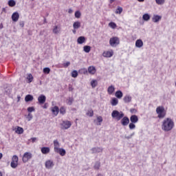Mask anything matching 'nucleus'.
<instances>
[{"mask_svg": "<svg viewBox=\"0 0 176 176\" xmlns=\"http://www.w3.org/2000/svg\"><path fill=\"white\" fill-rule=\"evenodd\" d=\"M31 141H32V142H35V141H36V138H31Z\"/></svg>", "mask_w": 176, "mask_h": 176, "instance_id": "nucleus-55", "label": "nucleus"}, {"mask_svg": "<svg viewBox=\"0 0 176 176\" xmlns=\"http://www.w3.org/2000/svg\"><path fill=\"white\" fill-rule=\"evenodd\" d=\"M124 113L122 111H119L118 110H113L111 113V118L119 122V120H122L124 118Z\"/></svg>", "mask_w": 176, "mask_h": 176, "instance_id": "nucleus-2", "label": "nucleus"}, {"mask_svg": "<svg viewBox=\"0 0 176 176\" xmlns=\"http://www.w3.org/2000/svg\"><path fill=\"white\" fill-rule=\"evenodd\" d=\"M97 85H98V82L97 81V80H92L91 81V86L93 89H94V87H96Z\"/></svg>", "mask_w": 176, "mask_h": 176, "instance_id": "nucleus-32", "label": "nucleus"}, {"mask_svg": "<svg viewBox=\"0 0 176 176\" xmlns=\"http://www.w3.org/2000/svg\"><path fill=\"white\" fill-rule=\"evenodd\" d=\"M20 18V14H19V12H15L12 14V21H19V19Z\"/></svg>", "mask_w": 176, "mask_h": 176, "instance_id": "nucleus-13", "label": "nucleus"}, {"mask_svg": "<svg viewBox=\"0 0 176 176\" xmlns=\"http://www.w3.org/2000/svg\"><path fill=\"white\" fill-rule=\"evenodd\" d=\"M97 120L99 124H98V126H101V123H102V116H98Z\"/></svg>", "mask_w": 176, "mask_h": 176, "instance_id": "nucleus-40", "label": "nucleus"}, {"mask_svg": "<svg viewBox=\"0 0 176 176\" xmlns=\"http://www.w3.org/2000/svg\"><path fill=\"white\" fill-rule=\"evenodd\" d=\"M44 23H46V19H44Z\"/></svg>", "mask_w": 176, "mask_h": 176, "instance_id": "nucleus-64", "label": "nucleus"}, {"mask_svg": "<svg viewBox=\"0 0 176 176\" xmlns=\"http://www.w3.org/2000/svg\"><path fill=\"white\" fill-rule=\"evenodd\" d=\"M87 116H90V118H91L94 115V112L93 111V110H89L87 113Z\"/></svg>", "mask_w": 176, "mask_h": 176, "instance_id": "nucleus-45", "label": "nucleus"}, {"mask_svg": "<svg viewBox=\"0 0 176 176\" xmlns=\"http://www.w3.org/2000/svg\"><path fill=\"white\" fill-rule=\"evenodd\" d=\"M96 67L94 66H89L88 67V72L91 74V75H94L96 74Z\"/></svg>", "mask_w": 176, "mask_h": 176, "instance_id": "nucleus-23", "label": "nucleus"}, {"mask_svg": "<svg viewBox=\"0 0 176 176\" xmlns=\"http://www.w3.org/2000/svg\"><path fill=\"white\" fill-rule=\"evenodd\" d=\"M3 28V24L1 23L0 24V30H2Z\"/></svg>", "mask_w": 176, "mask_h": 176, "instance_id": "nucleus-57", "label": "nucleus"}, {"mask_svg": "<svg viewBox=\"0 0 176 176\" xmlns=\"http://www.w3.org/2000/svg\"><path fill=\"white\" fill-rule=\"evenodd\" d=\"M76 29L73 30V34H76Z\"/></svg>", "mask_w": 176, "mask_h": 176, "instance_id": "nucleus-60", "label": "nucleus"}, {"mask_svg": "<svg viewBox=\"0 0 176 176\" xmlns=\"http://www.w3.org/2000/svg\"><path fill=\"white\" fill-rule=\"evenodd\" d=\"M144 46V42L142 41V40L141 39H138L136 41H135V47H139V48H141Z\"/></svg>", "mask_w": 176, "mask_h": 176, "instance_id": "nucleus-20", "label": "nucleus"}, {"mask_svg": "<svg viewBox=\"0 0 176 176\" xmlns=\"http://www.w3.org/2000/svg\"><path fill=\"white\" fill-rule=\"evenodd\" d=\"M80 72L84 74V75H86V74H87V69L86 68H83L80 69Z\"/></svg>", "mask_w": 176, "mask_h": 176, "instance_id": "nucleus-53", "label": "nucleus"}, {"mask_svg": "<svg viewBox=\"0 0 176 176\" xmlns=\"http://www.w3.org/2000/svg\"><path fill=\"white\" fill-rule=\"evenodd\" d=\"M145 0H138V2H144Z\"/></svg>", "mask_w": 176, "mask_h": 176, "instance_id": "nucleus-61", "label": "nucleus"}, {"mask_svg": "<svg viewBox=\"0 0 176 176\" xmlns=\"http://www.w3.org/2000/svg\"><path fill=\"white\" fill-rule=\"evenodd\" d=\"M73 28H74V30H78L80 28V22L79 21L74 22L73 24Z\"/></svg>", "mask_w": 176, "mask_h": 176, "instance_id": "nucleus-28", "label": "nucleus"}, {"mask_svg": "<svg viewBox=\"0 0 176 176\" xmlns=\"http://www.w3.org/2000/svg\"><path fill=\"white\" fill-rule=\"evenodd\" d=\"M100 164L99 162H97L95 163V165H94V168L96 170H98L100 168Z\"/></svg>", "mask_w": 176, "mask_h": 176, "instance_id": "nucleus-51", "label": "nucleus"}, {"mask_svg": "<svg viewBox=\"0 0 176 176\" xmlns=\"http://www.w3.org/2000/svg\"><path fill=\"white\" fill-rule=\"evenodd\" d=\"M120 43V40L118 36L111 37L109 40V45L112 47H116L117 45Z\"/></svg>", "mask_w": 176, "mask_h": 176, "instance_id": "nucleus-4", "label": "nucleus"}, {"mask_svg": "<svg viewBox=\"0 0 176 176\" xmlns=\"http://www.w3.org/2000/svg\"><path fill=\"white\" fill-rule=\"evenodd\" d=\"M86 42V37L81 36H79L77 38V43H78V45H82V43H85Z\"/></svg>", "mask_w": 176, "mask_h": 176, "instance_id": "nucleus-17", "label": "nucleus"}, {"mask_svg": "<svg viewBox=\"0 0 176 176\" xmlns=\"http://www.w3.org/2000/svg\"><path fill=\"white\" fill-rule=\"evenodd\" d=\"M156 112L157 113V116L159 119H163L166 116V111H164V107H158L156 109Z\"/></svg>", "mask_w": 176, "mask_h": 176, "instance_id": "nucleus-3", "label": "nucleus"}, {"mask_svg": "<svg viewBox=\"0 0 176 176\" xmlns=\"http://www.w3.org/2000/svg\"><path fill=\"white\" fill-rule=\"evenodd\" d=\"M69 65H71V62H69V61H67L63 64V67L64 68H67V67H69Z\"/></svg>", "mask_w": 176, "mask_h": 176, "instance_id": "nucleus-47", "label": "nucleus"}, {"mask_svg": "<svg viewBox=\"0 0 176 176\" xmlns=\"http://www.w3.org/2000/svg\"><path fill=\"white\" fill-rule=\"evenodd\" d=\"M142 19L144 21H149V20H151V15H149V14H144L142 16Z\"/></svg>", "mask_w": 176, "mask_h": 176, "instance_id": "nucleus-27", "label": "nucleus"}, {"mask_svg": "<svg viewBox=\"0 0 176 176\" xmlns=\"http://www.w3.org/2000/svg\"><path fill=\"white\" fill-rule=\"evenodd\" d=\"M157 5H164L166 0H155Z\"/></svg>", "mask_w": 176, "mask_h": 176, "instance_id": "nucleus-38", "label": "nucleus"}, {"mask_svg": "<svg viewBox=\"0 0 176 176\" xmlns=\"http://www.w3.org/2000/svg\"><path fill=\"white\" fill-rule=\"evenodd\" d=\"M55 153H58L59 155H60V156H65V153H67V151H65V149L60 148L55 151Z\"/></svg>", "mask_w": 176, "mask_h": 176, "instance_id": "nucleus-18", "label": "nucleus"}, {"mask_svg": "<svg viewBox=\"0 0 176 176\" xmlns=\"http://www.w3.org/2000/svg\"><path fill=\"white\" fill-rule=\"evenodd\" d=\"M72 12H73L72 9H69V11H68L69 13H72Z\"/></svg>", "mask_w": 176, "mask_h": 176, "instance_id": "nucleus-59", "label": "nucleus"}, {"mask_svg": "<svg viewBox=\"0 0 176 176\" xmlns=\"http://www.w3.org/2000/svg\"><path fill=\"white\" fill-rule=\"evenodd\" d=\"M114 92H115V86L113 85L109 86L107 89L108 94L111 95V94H113Z\"/></svg>", "mask_w": 176, "mask_h": 176, "instance_id": "nucleus-21", "label": "nucleus"}, {"mask_svg": "<svg viewBox=\"0 0 176 176\" xmlns=\"http://www.w3.org/2000/svg\"><path fill=\"white\" fill-rule=\"evenodd\" d=\"M59 112L60 115H65L67 112V109L65 108V107H61L59 109Z\"/></svg>", "mask_w": 176, "mask_h": 176, "instance_id": "nucleus-31", "label": "nucleus"}, {"mask_svg": "<svg viewBox=\"0 0 176 176\" xmlns=\"http://www.w3.org/2000/svg\"><path fill=\"white\" fill-rule=\"evenodd\" d=\"M76 19H80V16H82V14L79 11H76L74 14Z\"/></svg>", "mask_w": 176, "mask_h": 176, "instance_id": "nucleus-41", "label": "nucleus"}, {"mask_svg": "<svg viewBox=\"0 0 176 176\" xmlns=\"http://www.w3.org/2000/svg\"><path fill=\"white\" fill-rule=\"evenodd\" d=\"M130 121L131 123H138V116L133 115L130 118Z\"/></svg>", "mask_w": 176, "mask_h": 176, "instance_id": "nucleus-22", "label": "nucleus"}, {"mask_svg": "<svg viewBox=\"0 0 176 176\" xmlns=\"http://www.w3.org/2000/svg\"><path fill=\"white\" fill-rule=\"evenodd\" d=\"M83 50L85 53H90V51L91 50V47L89 45H85L83 47Z\"/></svg>", "mask_w": 176, "mask_h": 176, "instance_id": "nucleus-30", "label": "nucleus"}, {"mask_svg": "<svg viewBox=\"0 0 176 176\" xmlns=\"http://www.w3.org/2000/svg\"><path fill=\"white\" fill-rule=\"evenodd\" d=\"M71 126H72V123L68 120L63 121V122L61 123L62 130H68V129H69Z\"/></svg>", "mask_w": 176, "mask_h": 176, "instance_id": "nucleus-6", "label": "nucleus"}, {"mask_svg": "<svg viewBox=\"0 0 176 176\" xmlns=\"http://www.w3.org/2000/svg\"><path fill=\"white\" fill-rule=\"evenodd\" d=\"M26 119H28V122H30V120H32V114L30 113L28 116H25Z\"/></svg>", "mask_w": 176, "mask_h": 176, "instance_id": "nucleus-43", "label": "nucleus"}, {"mask_svg": "<svg viewBox=\"0 0 176 176\" xmlns=\"http://www.w3.org/2000/svg\"><path fill=\"white\" fill-rule=\"evenodd\" d=\"M119 104V100L116 98H113L111 101V104L112 107H116Z\"/></svg>", "mask_w": 176, "mask_h": 176, "instance_id": "nucleus-24", "label": "nucleus"}, {"mask_svg": "<svg viewBox=\"0 0 176 176\" xmlns=\"http://www.w3.org/2000/svg\"><path fill=\"white\" fill-rule=\"evenodd\" d=\"M123 12V8L122 7H118L116 11L117 14H120Z\"/></svg>", "mask_w": 176, "mask_h": 176, "instance_id": "nucleus-39", "label": "nucleus"}, {"mask_svg": "<svg viewBox=\"0 0 176 176\" xmlns=\"http://www.w3.org/2000/svg\"><path fill=\"white\" fill-rule=\"evenodd\" d=\"M43 73L44 74H50V68H49V67L44 68Z\"/></svg>", "mask_w": 176, "mask_h": 176, "instance_id": "nucleus-50", "label": "nucleus"}, {"mask_svg": "<svg viewBox=\"0 0 176 176\" xmlns=\"http://www.w3.org/2000/svg\"><path fill=\"white\" fill-rule=\"evenodd\" d=\"M8 5L9 6H10L11 8H13V6H16V1H14V0H10L8 1Z\"/></svg>", "mask_w": 176, "mask_h": 176, "instance_id": "nucleus-37", "label": "nucleus"}, {"mask_svg": "<svg viewBox=\"0 0 176 176\" xmlns=\"http://www.w3.org/2000/svg\"><path fill=\"white\" fill-rule=\"evenodd\" d=\"M135 133H132L131 135H125L124 138H126V140H130L131 138H133V135H135Z\"/></svg>", "mask_w": 176, "mask_h": 176, "instance_id": "nucleus-48", "label": "nucleus"}, {"mask_svg": "<svg viewBox=\"0 0 176 176\" xmlns=\"http://www.w3.org/2000/svg\"><path fill=\"white\" fill-rule=\"evenodd\" d=\"M0 176H3V175L2 174V172H0Z\"/></svg>", "mask_w": 176, "mask_h": 176, "instance_id": "nucleus-62", "label": "nucleus"}, {"mask_svg": "<svg viewBox=\"0 0 176 176\" xmlns=\"http://www.w3.org/2000/svg\"><path fill=\"white\" fill-rule=\"evenodd\" d=\"M10 166L12 168H16L17 166H19V162H14L13 161L11 162Z\"/></svg>", "mask_w": 176, "mask_h": 176, "instance_id": "nucleus-36", "label": "nucleus"}, {"mask_svg": "<svg viewBox=\"0 0 176 176\" xmlns=\"http://www.w3.org/2000/svg\"><path fill=\"white\" fill-rule=\"evenodd\" d=\"M162 20V16L154 14L152 17V22L153 23H159Z\"/></svg>", "mask_w": 176, "mask_h": 176, "instance_id": "nucleus-11", "label": "nucleus"}, {"mask_svg": "<svg viewBox=\"0 0 176 176\" xmlns=\"http://www.w3.org/2000/svg\"><path fill=\"white\" fill-rule=\"evenodd\" d=\"M51 111L52 112V115L57 116L58 115V112H60V109H58V107L55 106L51 108Z\"/></svg>", "mask_w": 176, "mask_h": 176, "instance_id": "nucleus-12", "label": "nucleus"}, {"mask_svg": "<svg viewBox=\"0 0 176 176\" xmlns=\"http://www.w3.org/2000/svg\"><path fill=\"white\" fill-rule=\"evenodd\" d=\"M131 100H133V98L130 95H126L123 98L124 102H125V104L131 102Z\"/></svg>", "mask_w": 176, "mask_h": 176, "instance_id": "nucleus-15", "label": "nucleus"}, {"mask_svg": "<svg viewBox=\"0 0 176 176\" xmlns=\"http://www.w3.org/2000/svg\"><path fill=\"white\" fill-rule=\"evenodd\" d=\"M34 100V96L31 94H28L25 97V102H30V101H32Z\"/></svg>", "mask_w": 176, "mask_h": 176, "instance_id": "nucleus-25", "label": "nucleus"}, {"mask_svg": "<svg viewBox=\"0 0 176 176\" xmlns=\"http://www.w3.org/2000/svg\"><path fill=\"white\" fill-rule=\"evenodd\" d=\"M72 78H77L78 77V71L74 70L72 72Z\"/></svg>", "mask_w": 176, "mask_h": 176, "instance_id": "nucleus-42", "label": "nucleus"}, {"mask_svg": "<svg viewBox=\"0 0 176 176\" xmlns=\"http://www.w3.org/2000/svg\"><path fill=\"white\" fill-rule=\"evenodd\" d=\"M27 79L28 80V83H31V82L34 80V76H32V74H28Z\"/></svg>", "mask_w": 176, "mask_h": 176, "instance_id": "nucleus-34", "label": "nucleus"}, {"mask_svg": "<svg viewBox=\"0 0 176 176\" xmlns=\"http://www.w3.org/2000/svg\"><path fill=\"white\" fill-rule=\"evenodd\" d=\"M120 123L122 126H128L129 123H130V119H129L127 116H124V118L121 119Z\"/></svg>", "mask_w": 176, "mask_h": 176, "instance_id": "nucleus-8", "label": "nucleus"}, {"mask_svg": "<svg viewBox=\"0 0 176 176\" xmlns=\"http://www.w3.org/2000/svg\"><path fill=\"white\" fill-rule=\"evenodd\" d=\"M60 149V142H58V140H54V152L56 151H58Z\"/></svg>", "mask_w": 176, "mask_h": 176, "instance_id": "nucleus-16", "label": "nucleus"}, {"mask_svg": "<svg viewBox=\"0 0 176 176\" xmlns=\"http://www.w3.org/2000/svg\"><path fill=\"white\" fill-rule=\"evenodd\" d=\"M12 162L19 163V157L17 155H13Z\"/></svg>", "mask_w": 176, "mask_h": 176, "instance_id": "nucleus-44", "label": "nucleus"}, {"mask_svg": "<svg viewBox=\"0 0 176 176\" xmlns=\"http://www.w3.org/2000/svg\"><path fill=\"white\" fill-rule=\"evenodd\" d=\"M135 123L131 122L129 125V127L130 129V130H134V129H135V124H134Z\"/></svg>", "mask_w": 176, "mask_h": 176, "instance_id": "nucleus-46", "label": "nucleus"}, {"mask_svg": "<svg viewBox=\"0 0 176 176\" xmlns=\"http://www.w3.org/2000/svg\"><path fill=\"white\" fill-rule=\"evenodd\" d=\"M35 111V108L34 107H28V112H34Z\"/></svg>", "mask_w": 176, "mask_h": 176, "instance_id": "nucleus-52", "label": "nucleus"}, {"mask_svg": "<svg viewBox=\"0 0 176 176\" xmlns=\"http://www.w3.org/2000/svg\"><path fill=\"white\" fill-rule=\"evenodd\" d=\"M92 153H101L103 149L101 147H94L91 149Z\"/></svg>", "mask_w": 176, "mask_h": 176, "instance_id": "nucleus-14", "label": "nucleus"}, {"mask_svg": "<svg viewBox=\"0 0 176 176\" xmlns=\"http://www.w3.org/2000/svg\"><path fill=\"white\" fill-rule=\"evenodd\" d=\"M96 176H102L101 174H98Z\"/></svg>", "mask_w": 176, "mask_h": 176, "instance_id": "nucleus-63", "label": "nucleus"}, {"mask_svg": "<svg viewBox=\"0 0 176 176\" xmlns=\"http://www.w3.org/2000/svg\"><path fill=\"white\" fill-rule=\"evenodd\" d=\"M45 168L50 170V168H53V167H54V162L52 160H48L45 162Z\"/></svg>", "mask_w": 176, "mask_h": 176, "instance_id": "nucleus-7", "label": "nucleus"}, {"mask_svg": "<svg viewBox=\"0 0 176 176\" xmlns=\"http://www.w3.org/2000/svg\"><path fill=\"white\" fill-rule=\"evenodd\" d=\"M38 101L40 105L43 104L44 102H46V96L43 94H41L38 98Z\"/></svg>", "mask_w": 176, "mask_h": 176, "instance_id": "nucleus-10", "label": "nucleus"}, {"mask_svg": "<svg viewBox=\"0 0 176 176\" xmlns=\"http://www.w3.org/2000/svg\"><path fill=\"white\" fill-rule=\"evenodd\" d=\"M41 153L43 155H47V153H50V147H42Z\"/></svg>", "mask_w": 176, "mask_h": 176, "instance_id": "nucleus-19", "label": "nucleus"}, {"mask_svg": "<svg viewBox=\"0 0 176 176\" xmlns=\"http://www.w3.org/2000/svg\"><path fill=\"white\" fill-rule=\"evenodd\" d=\"M54 34H58L60 32V30H58V27L55 26L53 29Z\"/></svg>", "mask_w": 176, "mask_h": 176, "instance_id": "nucleus-49", "label": "nucleus"}, {"mask_svg": "<svg viewBox=\"0 0 176 176\" xmlns=\"http://www.w3.org/2000/svg\"><path fill=\"white\" fill-rule=\"evenodd\" d=\"M31 159H32V153L30 152H25L22 157V162L23 163H27V162L31 160Z\"/></svg>", "mask_w": 176, "mask_h": 176, "instance_id": "nucleus-5", "label": "nucleus"}, {"mask_svg": "<svg viewBox=\"0 0 176 176\" xmlns=\"http://www.w3.org/2000/svg\"><path fill=\"white\" fill-rule=\"evenodd\" d=\"M2 157H3V155L2 154V153H0V160L1 159H2Z\"/></svg>", "mask_w": 176, "mask_h": 176, "instance_id": "nucleus-58", "label": "nucleus"}, {"mask_svg": "<svg viewBox=\"0 0 176 176\" xmlns=\"http://www.w3.org/2000/svg\"><path fill=\"white\" fill-rule=\"evenodd\" d=\"M103 57H106L107 58H110V57H112L113 56V50L110 51H105L102 54Z\"/></svg>", "mask_w": 176, "mask_h": 176, "instance_id": "nucleus-9", "label": "nucleus"}, {"mask_svg": "<svg viewBox=\"0 0 176 176\" xmlns=\"http://www.w3.org/2000/svg\"><path fill=\"white\" fill-rule=\"evenodd\" d=\"M130 112L131 113H135V112H137V110L135 109H131Z\"/></svg>", "mask_w": 176, "mask_h": 176, "instance_id": "nucleus-54", "label": "nucleus"}, {"mask_svg": "<svg viewBox=\"0 0 176 176\" xmlns=\"http://www.w3.org/2000/svg\"><path fill=\"white\" fill-rule=\"evenodd\" d=\"M174 120L170 118H167L162 122L161 127L163 131L168 133V131H171V130L174 129Z\"/></svg>", "mask_w": 176, "mask_h": 176, "instance_id": "nucleus-1", "label": "nucleus"}, {"mask_svg": "<svg viewBox=\"0 0 176 176\" xmlns=\"http://www.w3.org/2000/svg\"><path fill=\"white\" fill-rule=\"evenodd\" d=\"M74 90V88L72 87H69V91H72Z\"/></svg>", "mask_w": 176, "mask_h": 176, "instance_id": "nucleus-56", "label": "nucleus"}, {"mask_svg": "<svg viewBox=\"0 0 176 176\" xmlns=\"http://www.w3.org/2000/svg\"><path fill=\"white\" fill-rule=\"evenodd\" d=\"M109 27H110V28H112V30H115V28H116L118 25H116V23L114 22H110L109 23Z\"/></svg>", "mask_w": 176, "mask_h": 176, "instance_id": "nucleus-33", "label": "nucleus"}, {"mask_svg": "<svg viewBox=\"0 0 176 176\" xmlns=\"http://www.w3.org/2000/svg\"><path fill=\"white\" fill-rule=\"evenodd\" d=\"M72 102H74V98L69 97V98L67 99V105H72Z\"/></svg>", "mask_w": 176, "mask_h": 176, "instance_id": "nucleus-35", "label": "nucleus"}, {"mask_svg": "<svg viewBox=\"0 0 176 176\" xmlns=\"http://www.w3.org/2000/svg\"><path fill=\"white\" fill-rule=\"evenodd\" d=\"M115 96L116 98H118L119 100H120V98L123 97V92H122V91L120 90H118L116 92Z\"/></svg>", "mask_w": 176, "mask_h": 176, "instance_id": "nucleus-26", "label": "nucleus"}, {"mask_svg": "<svg viewBox=\"0 0 176 176\" xmlns=\"http://www.w3.org/2000/svg\"><path fill=\"white\" fill-rule=\"evenodd\" d=\"M15 133H16V134H23L24 133V129L22 127L18 126Z\"/></svg>", "mask_w": 176, "mask_h": 176, "instance_id": "nucleus-29", "label": "nucleus"}]
</instances>
